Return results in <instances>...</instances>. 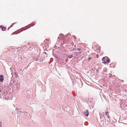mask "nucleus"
<instances>
[{
	"mask_svg": "<svg viewBox=\"0 0 127 127\" xmlns=\"http://www.w3.org/2000/svg\"><path fill=\"white\" fill-rule=\"evenodd\" d=\"M107 117L108 118H110V117L109 115H107Z\"/></svg>",
	"mask_w": 127,
	"mask_h": 127,
	"instance_id": "9",
	"label": "nucleus"
},
{
	"mask_svg": "<svg viewBox=\"0 0 127 127\" xmlns=\"http://www.w3.org/2000/svg\"><path fill=\"white\" fill-rule=\"evenodd\" d=\"M13 25H12L11 26H10V27L9 28H9H11V27H12V26H13Z\"/></svg>",
	"mask_w": 127,
	"mask_h": 127,
	"instance_id": "12",
	"label": "nucleus"
},
{
	"mask_svg": "<svg viewBox=\"0 0 127 127\" xmlns=\"http://www.w3.org/2000/svg\"><path fill=\"white\" fill-rule=\"evenodd\" d=\"M105 114L107 116L108 115V112H105Z\"/></svg>",
	"mask_w": 127,
	"mask_h": 127,
	"instance_id": "6",
	"label": "nucleus"
},
{
	"mask_svg": "<svg viewBox=\"0 0 127 127\" xmlns=\"http://www.w3.org/2000/svg\"><path fill=\"white\" fill-rule=\"evenodd\" d=\"M73 37L75 39H76V37L74 35L73 36Z\"/></svg>",
	"mask_w": 127,
	"mask_h": 127,
	"instance_id": "7",
	"label": "nucleus"
},
{
	"mask_svg": "<svg viewBox=\"0 0 127 127\" xmlns=\"http://www.w3.org/2000/svg\"><path fill=\"white\" fill-rule=\"evenodd\" d=\"M6 29V28L5 27H3L2 28V30L3 31H4Z\"/></svg>",
	"mask_w": 127,
	"mask_h": 127,
	"instance_id": "5",
	"label": "nucleus"
},
{
	"mask_svg": "<svg viewBox=\"0 0 127 127\" xmlns=\"http://www.w3.org/2000/svg\"><path fill=\"white\" fill-rule=\"evenodd\" d=\"M72 55H69L68 56V57L69 58H70L72 57Z\"/></svg>",
	"mask_w": 127,
	"mask_h": 127,
	"instance_id": "4",
	"label": "nucleus"
},
{
	"mask_svg": "<svg viewBox=\"0 0 127 127\" xmlns=\"http://www.w3.org/2000/svg\"><path fill=\"white\" fill-rule=\"evenodd\" d=\"M102 63L105 64H108L110 62L109 59L107 57H103L102 59Z\"/></svg>",
	"mask_w": 127,
	"mask_h": 127,
	"instance_id": "1",
	"label": "nucleus"
},
{
	"mask_svg": "<svg viewBox=\"0 0 127 127\" xmlns=\"http://www.w3.org/2000/svg\"><path fill=\"white\" fill-rule=\"evenodd\" d=\"M78 51H80L81 50L80 49H79V48H78Z\"/></svg>",
	"mask_w": 127,
	"mask_h": 127,
	"instance_id": "8",
	"label": "nucleus"
},
{
	"mask_svg": "<svg viewBox=\"0 0 127 127\" xmlns=\"http://www.w3.org/2000/svg\"><path fill=\"white\" fill-rule=\"evenodd\" d=\"M98 55H96V57L97 58H98Z\"/></svg>",
	"mask_w": 127,
	"mask_h": 127,
	"instance_id": "11",
	"label": "nucleus"
},
{
	"mask_svg": "<svg viewBox=\"0 0 127 127\" xmlns=\"http://www.w3.org/2000/svg\"><path fill=\"white\" fill-rule=\"evenodd\" d=\"M84 115H85V116H88L89 113V111L88 110H87L86 111H84Z\"/></svg>",
	"mask_w": 127,
	"mask_h": 127,
	"instance_id": "2",
	"label": "nucleus"
},
{
	"mask_svg": "<svg viewBox=\"0 0 127 127\" xmlns=\"http://www.w3.org/2000/svg\"><path fill=\"white\" fill-rule=\"evenodd\" d=\"M4 80V78L3 76L2 75H0V81L1 82H3Z\"/></svg>",
	"mask_w": 127,
	"mask_h": 127,
	"instance_id": "3",
	"label": "nucleus"
},
{
	"mask_svg": "<svg viewBox=\"0 0 127 127\" xmlns=\"http://www.w3.org/2000/svg\"><path fill=\"white\" fill-rule=\"evenodd\" d=\"M91 59V57H89L88 59V60H90V59Z\"/></svg>",
	"mask_w": 127,
	"mask_h": 127,
	"instance_id": "10",
	"label": "nucleus"
}]
</instances>
